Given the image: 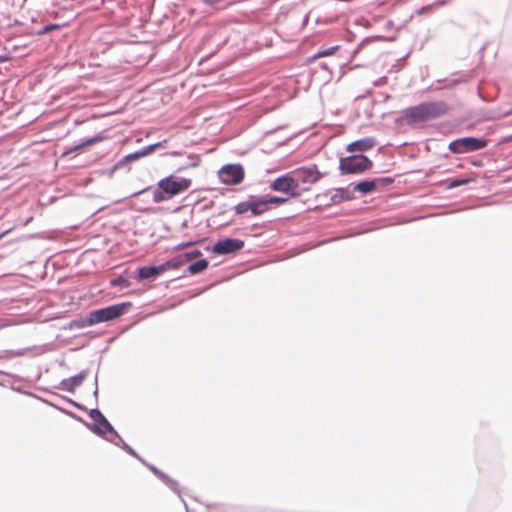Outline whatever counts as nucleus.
Returning a JSON list of instances; mask_svg holds the SVG:
<instances>
[{"label": "nucleus", "instance_id": "obj_1", "mask_svg": "<svg viewBox=\"0 0 512 512\" xmlns=\"http://www.w3.org/2000/svg\"><path fill=\"white\" fill-rule=\"evenodd\" d=\"M192 185L189 178L169 175L158 181L156 188L152 191V199L155 203L169 200L187 191Z\"/></svg>", "mask_w": 512, "mask_h": 512}, {"label": "nucleus", "instance_id": "obj_2", "mask_svg": "<svg viewBox=\"0 0 512 512\" xmlns=\"http://www.w3.org/2000/svg\"><path fill=\"white\" fill-rule=\"evenodd\" d=\"M447 112V106L443 102H426L405 109L402 119L407 124H415L436 118Z\"/></svg>", "mask_w": 512, "mask_h": 512}, {"label": "nucleus", "instance_id": "obj_3", "mask_svg": "<svg viewBox=\"0 0 512 512\" xmlns=\"http://www.w3.org/2000/svg\"><path fill=\"white\" fill-rule=\"evenodd\" d=\"M128 306H130V303H122L91 311L89 315L82 320L81 326H93L101 322L114 320L120 317Z\"/></svg>", "mask_w": 512, "mask_h": 512}, {"label": "nucleus", "instance_id": "obj_4", "mask_svg": "<svg viewBox=\"0 0 512 512\" xmlns=\"http://www.w3.org/2000/svg\"><path fill=\"white\" fill-rule=\"evenodd\" d=\"M372 165V161L362 154L343 157L339 161L342 174H361L369 170Z\"/></svg>", "mask_w": 512, "mask_h": 512}, {"label": "nucleus", "instance_id": "obj_5", "mask_svg": "<svg viewBox=\"0 0 512 512\" xmlns=\"http://www.w3.org/2000/svg\"><path fill=\"white\" fill-rule=\"evenodd\" d=\"M245 176L244 168L241 164H226L218 171V177L224 185H238Z\"/></svg>", "mask_w": 512, "mask_h": 512}, {"label": "nucleus", "instance_id": "obj_6", "mask_svg": "<svg viewBox=\"0 0 512 512\" xmlns=\"http://www.w3.org/2000/svg\"><path fill=\"white\" fill-rule=\"evenodd\" d=\"M487 141L484 139L466 137L452 141L449 144V150L456 154H463L472 151H477L485 148Z\"/></svg>", "mask_w": 512, "mask_h": 512}, {"label": "nucleus", "instance_id": "obj_7", "mask_svg": "<svg viewBox=\"0 0 512 512\" xmlns=\"http://www.w3.org/2000/svg\"><path fill=\"white\" fill-rule=\"evenodd\" d=\"M299 188L301 184H313L321 178V173L316 167H301L291 171Z\"/></svg>", "mask_w": 512, "mask_h": 512}, {"label": "nucleus", "instance_id": "obj_8", "mask_svg": "<svg viewBox=\"0 0 512 512\" xmlns=\"http://www.w3.org/2000/svg\"><path fill=\"white\" fill-rule=\"evenodd\" d=\"M271 188L274 191L288 193L293 197L299 195L298 187L292 172H289L288 174L275 179L271 185Z\"/></svg>", "mask_w": 512, "mask_h": 512}, {"label": "nucleus", "instance_id": "obj_9", "mask_svg": "<svg viewBox=\"0 0 512 512\" xmlns=\"http://www.w3.org/2000/svg\"><path fill=\"white\" fill-rule=\"evenodd\" d=\"M244 247V241L240 239L219 240L213 247L216 254H229L241 250Z\"/></svg>", "mask_w": 512, "mask_h": 512}, {"label": "nucleus", "instance_id": "obj_10", "mask_svg": "<svg viewBox=\"0 0 512 512\" xmlns=\"http://www.w3.org/2000/svg\"><path fill=\"white\" fill-rule=\"evenodd\" d=\"M375 145V139L372 137H367L348 144L346 150L350 153L365 152L371 150Z\"/></svg>", "mask_w": 512, "mask_h": 512}, {"label": "nucleus", "instance_id": "obj_11", "mask_svg": "<svg viewBox=\"0 0 512 512\" xmlns=\"http://www.w3.org/2000/svg\"><path fill=\"white\" fill-rule=\"evenodd\" d=\"M379 181H386L388 183L392 182V179L386 178V179H373V180H365L362 182L357 183L353 190L355 192H360L362 194H368L376 190L377 183Z\"/></svg>", "mask_w": 512, "mask_h": 512}, {"label": "nucleus", "instance_id": "obj_12", "mask_svg": "<svg viewBox=\"0 0 512 512\" xmlns=\"http://www.w3.org/2000/svg\"><path fill=\"white\" fill-rule=\"evenodd\" d=\"M89 417L97 423L99 426H101V429H99L101 432H108L112 431V426L108 422V420L105 418V416L98 410V409H92L89 412Z\"/></svg>", "mask_w": 512, "mask_h": 512}, {"label": "nucleus", "instance_id": "obj_13", "mask_svg": "<svg viewBox=\"0 0 512 512\" xmlns=\"http://www.w3.org/2000/svg\"><path fill=\"white\" fill-rule=\"evenodd\" d=\"M86 377V373L81 372L78 375L70 377L62 381V386L65 390L73 392L78 386H80Z\"/></svg>", "mask_w": 512, "mask_h": 512}, {"label": "nucleus", "instance_id": "obj_14", "mask_svg": "<svg viewBox=\"0 0 512 512\" xmlns=\"http://www.w3.org/2000/svg\"><path fill=\"white\" fill-rule=\"evenodd\" d=\"M166 271L164 264L160 266H145L139 269V278L148 279Z\"/></svg>", "mask_w": 512, "mask_h": 512}, {"label": "nucleus", "instance_id": "obj_15", "mask_svg": "<svg viewBox=\"0 0 512 512\" xmlns=\"http://www.w3.org/2000/svg\"><path fill=\"white\" fill-rule=\"evenodd\" d=\"M269 209L270 208L265 197L259 199L252 198V207H250V211L253 215H261Z\"/></svg>", "mask_w": 512, "mask_h": 512}, {"label": "nucleus", "instance_id": "obj_16", "mask_svg": "<svg viewBox=\"0 0 512 512\" xmlns=\"http://www.w3.org/2000/svg\"><path fill=\"white\" fill-rule=\"evenodd\" d=\"M207 267H208V261L206 259H201L195 263H192L188 267V271L191 274H197V273L204 271Z\"/></svg>", "mask_w": 512, "mask_h": 512}, {"label": "nucleus", "instance_id": "obj_17", "mask_svg": "<svg viewBox=\"0 0 512 512\" xmlns=\"http://www.w3.org/2000/svg\"><path fill=\"white\" fill-rule=\"evenodd\" d=\"M102 139H103V137H93V138L87 139V140L83 141L82 143H80L79 145H76L75 147L71 148L69 151L65 152L64 155L72 153L77 150H80L86 146H91L97 142H100Z\"/></svg>", "mask_w": 512, "mask_h": 512}, {"label": "nucleus", "instance_id": "obj_18", "mask_svg": "<svg viewBox=\"0 0 512 512\" xmlns=\"http://www.w3.org/2000/svg\"><path fill=\"white\" fill-rule=\"evenodd\" d=\"M250 207H252V198L248 201L238 203L234 209L237 214H244L250 211Z\"/></svg>", "mask_w": 512, "mask_h": 512}, {"label": "nucleus", "instance_id": "obj_19", "mask_svg": "<svg viewBox=\"0 0 512 512\" xmlns=\"http://www.w3.org/2000/svg\"><path fill=\"white\" fill-rule=\"evenodd\" d=\"M148 155V152L145 151V149L143 148L142 150L140 151H137V152H134V153H131V154H128L125 156V159L127 161H135V160H138L140 159L141 157H144V156H147Z\"/></svg>", "mask_w": 512, "mask_h": 512}, {"label": "nucleus", "instance_id": "obj_20", "mask_svg": "<svg viewBox=\"0 0 512 512\" xmlns=\"http://www.w3.org/2000/svg\"><path fill=\"white\" fill-rule=\"evenodd\" d=\"M128 285H129L128 280L122 276H119L110 281V286H112V287H116V286L128 287Z\"/></svg>", "mask_w": 512, "mask_h": 512}, {"label": "nucleus", "instance_id": "obj_21", "mask_svg": "<svg viewBox=\"0 0 512 512\" xmlns=\"http://www.w3.org/2000/svg\"><path fill=\"white\" fill-rule=\"evenodd\" d=\"M265 198L268 202L269 208L271 207V205H280L287 201L286 198H281V197H277V196H268Z\"/></svg>", "mask_w": 512, "mask_h": 512}, {"label": "nucleus", "instance_id": "obj_22", "mask_svg": "<svg viewBox=\"0 0 512 512\" xmlns=\"http://www.w3.org/2000/svg\"><path fill=\"white\" fill-rule=\"evenodd\" d=\"M338 47H332L328 50H325V51H320L318 52L316 55H314L313 57L309 58L308 61H313L317 58H320V57H325V56H329V55H332L336 50H337Z\"/></svg>", "mask_w": 512, "mask_h": 512}, {"label": "nucleus", "instance_id": "obj_23", "mask_svg": "<svg viewBox=\"0 0 512 512\" xmlns=\"http://www.w3.org/2000/svg\"><path fill=\"white\" fill-rule=\"evenodd\" d=\"M164 266H166V270L167 269H177L179 267L182 266V262H180V260L176 257H174L173 259L167 261L166 263H164Z\"/></svg>", "mask_w": 512, "mask_h": 512}, {"label": "nucleus", "instance_id": "obj_24", "mask_svg": "<svg viewBox=\"0 0 512 512\" xmlns=\"http://www.w3.org/2000/svg\"><path fill=\"white\" fill-rule=\"evenodd\" d=\"M166 141H163V142H158V143H155V144H152V145H149L147 147H145V151L148 152V155L151 154L152 152H154L157 148H160L163 143H165Z\"/></svg>", "mask_w": 512, "mask_h": 512}, {"label": "nucleus", "instance_id": "obj_25", "mask_svg": "<svg viewBox=\"0 0 512 512\" xmlns=\"http://www.w3.org/2000/svg\"><path fill=\"white\" fill-rule=\"evenodd\" d=\"M468 182L467 179H456L449 183L448 188H455L460 185L466 184Z\"/></svg>", "mask_w": 512, "mask_h": 512}, {"label": "nucleus", "instance_id": "obj_26", "mask_svg": "<svg viewBox=\"0 0 512 512\" xmlns=\"http://www.w3.org/2000/svg\"><path fill=\"white\" fill-rule=\"evenodd\" d=\"M184 254L189 258V261H191L192 259L199 257L201 255V252L199 250H194Z\"/></svg>", "mask_w": 512, "mask_h": 512}, {"label": "nucleus", "instance_id": "obj_27", "mask_svg": "<svg viewBox=\"0 0 512 512\" xmlns=\"http://www.w3.org/2000/svg\"><path fill=\"white\" fill-rule=\"evenodd\" d=\"M177 258L180 260V262H182V266L189 262V258L185 256V254L178 255Z\"/></svg>", "mask_w": 512, "mask_h": 512}, {"label": "nucleus", "instance_id": "obj_28", "mask_svg": "<svg viewBox=\"0 0 512 512\" xmlns=\"http://www.w3.org/2000/svg\"><path fill=\"white\" fill-rule=\"evenodd\" d=\"M195 242H188V243H183V244H180L176 247V250H180V249H184V248H187L191 245H193Z\"/></svg>", "mask_w": 512, "mask_h": 512}, {"label": "nucleus", "instance_id": "obj_29", "mask_svg": "<svg viewBox=\"0 0 512 512\" xmlns=\"http://www.w3.org/2000/svg\"><path fill=\"white\" fill-rule=\"evenodd\" d=\"M220 0H204V2L208 5H215L219 2Z\"/></svg>", "mask_w": 512, "mask_h": 512}]
</instances>
